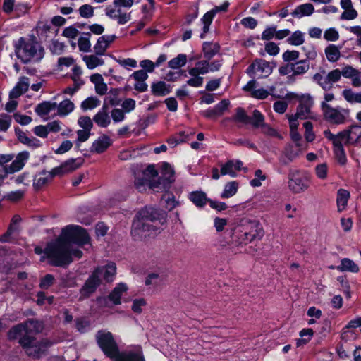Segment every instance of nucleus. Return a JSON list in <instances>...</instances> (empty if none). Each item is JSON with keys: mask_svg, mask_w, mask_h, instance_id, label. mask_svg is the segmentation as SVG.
Instances as JSON below:
<instances>
[{"mask_svg": "<svg viewBox=\"0 0 361 361\" xmlns=\"http://www.w3.org/2000/svg\"><path fill=\"white\" fill-rule=\"evenodd\" d=\"M44 329L42 322L29 319L11 328L7 333L8 340H18L25 353L31 358L39 359L47 354L53 343L48 338L37 340L35 335Z\"/></svg>", "mask_w": 361, "mask_h": 361, "instance_id": "obj_1", "label": "nucleus"}, {"mask_svg": "<svg viewBox=\"0 0 361 361\" xmlns=\"http://www.w3.org/2000/svg\"><path fill=\"white\" fill-rule=\"evenodd\" d=\"M166 222V214L157 208L145 207L137 214L131 228V235L135 240L159 233Z\"/></svg>", "mask_w": 361, "mask_h": 361, "instance_id": "obj_2", "label": "nucleus"}, {"mask_svg": "<svg viewBox=\"0 0 361 361\" xmlns=\"http://www.w3.org/2000/svg\"><path fill=\"white\" fill-rule=\"evenodd\" d=\"M44 253L51 260V264L56 267L66 266L72 262L73 257L80 259L82 255L81 250L73 248L71 245L61 236L49 242Z\"/></svg>", "mask_w": 361, "mask_h": 361, "instance_id": "obj_3", "label": "nucleus"}, {"mask_svg": "<svg viewBox=\"0 0 361 361\" xmlns=\"http://www.w3.org/2000/svg\"><path fill=\"white\" fill-rule=\"evenodd\" d=\"M171 184L161 176L158 177V173L153 165L148 166L135 180V186L140 192L149 188L154 192H162L168 190Z\"/></svg>", "mask_w": 361, "mask_h": 361, "instance_id": "obj_4", "label": "nucleus"}, {"mask_svg": "<svg viewBox=\"0 0 361 361\" xmlns=\"http://www.w3.org/2000/svg\"><path fill=\"white\" fill-rule=\"evenodd\" d=\"M19 46L16 53L18 59L26 63L30 61H39L44 56V49L37 42L25 41L23 38L19 40Z\"/></svg>", "mask_w": 361, "mask_h": 361, "instance_id": "obj_5", "label": "nucleus"}, {"mask_svg": "<svg viewBox=\"0 0 361 361\" xmlns=\"http://www.w3.org/2000/svg\"><path fill=\"white\" fill-rule=\"evenodd\" d=\"M310 183V176L308 173L299 169H290L288 174V189L295 194L306 191Z\"/></svg>", "mask_w": 361, "mask_h": 361, "instance_id": "obj_6", "label": "nucleus"}, {"mask_svg": "<svg viewBox=\"0 0 361 361\" xmlns=\"http://www.w3.org/2000/svg\"><path fill=\"white\" fill-rule=\"evenodd\" d=\"M321 109L324 119L334 125H342L346 123L349 117L350 111L339 106L332 107L330 104L321 103Z\"/></svg>", "mask_w": 361, "mask_h": 361, "instance_id": "obj_7", "label": "nucleus"}, {"mask_svg": "<svg viewBox=\"0 0 361 361\" xmlns=\"http://www.w3.org/2000/svg\"><path fill=\"white\" fill-rule=\"evenodd\" d=\"M60 236L71 245L73 243L82 246L90 243V236L86 230L79 226H66L62 229Z\"/></svg>", "mask_w": 361, "mask_h": 361, "instance_id": "obj_8", "label": "nucleus"}, {"mask_svg": "<svg viewBox=\"0 0 361 361\" xmlns=\"http://www.w3.org/2000/svg\"><path fill=\"white\" fill-rule=\"evenodd\" d=\"M96 340L98 345L107 357L114 359L120 353L118 344L111 332L99 331L96 334Z\"/></svg>", "mask_w": 361, "mask_h": 361, "instance_id": "obj_9", "label": "nucleus"}, {"mask_svg": "<svg viewBox=\"0 0 361 361\" xmlns=\"http://www.w3.org/2000/svg\"><path fill=\"white\" fill-rule=\"evenodd\" d=\"M305 149L306 147H303L302 143L286 145L279 158L280 164L281 166L288 165L290 162H293L299 157Z\"/></svg>", "mask_w": 361, "mask_h": 361, "instance_id": "obj_10", "label": "nucleus"}, {"mask_svg": "<svg viewBox=\"0 0 361 361\" xmlns=\"http://www.w3.org/2000/svg\"><path fill=\"white\" fill-rule=\"evenodd\" d=\"M299 105L297 107V116L301 120L312 118V108L314 104L312 97L309 94H302L298 97Z\"/></svg>", "mask_w": 361, "mask_h": 361, "instance_id": "obj_11", "label": "nucleus"}, {"mask_svg": "<svg viewBox=\"0 0 361 361\" xmlns=\"http://www.w3.org/2000/svg\"><path fill=\"white\" fill-rule=\"evenodd\" d=\"M272 72V68L269 62L262 59H257L249 66L247 69V73L253 76L258 78H265L269 75Z\"/></svg>", "mask_w": 361, "mask_h": 361, "instance_id": "obj_12", "label": "nucleus"}, {"mask_svg": "<svg viewBox=\"0 0 361 361\" xmlns=\"http://www.w3.org/2000/svg\"><path fill=\"white\" fill-rule=\"evenodd\" d=\"M102 271V269H96L87 279L80 290V293L83 296H90L92 293H94L97 288L100 286L102 279L99 277V273H101Z\"/></svg>", "mask_w": 361, "mask_h": 361, "instance_id": "obj_13", "label": "nucleus"}, {"mask_svg": "<svg viewBox=\"0 0 361 361\" xmlns=\"http://www.w3.org/2000/svg\"><path fill=\"white\" fill-rule=\"evenodd\" d=\"M114 361H145L142 348L140 345L119 353Z\"/></svg>", "mask_w": 361, "mask_h": 361, "instance_id": "obj_14", "label": "nucleus"}, {"mask_svg": "<svg viewBox=\"0 0 361 361\" xmlns=\"http://www.w3.org/2000/svg\"><path fill=\"white\" fill-rule=\"evenodd\" d=\"M345 145L361 142V126L353 125L348 130H344Z\"/></svg>", "mask_w": 361, "mask_h": 361, "instance_id": "obj_15", "label": "nucleus"}, {"mask_svg": "<svg viewBox=\"0 0 361 361\" xmlns=\"http://www.w3.org/2000/svg\"><path fill=\"white\" fill-rule=\"evenodd\" d=\"M115 39L116 36L114 35H105L99 37L97 43L94 46V51L95 54L104 55L108 47L115 40Z\"/></svg>", "mask_w": 361, "mask_h": 361, "instance_id": "obj_16", "label": "nucleus"}, {"mask_svg": "<svg viewBox=\"0 0 361 361\" xmlns=\"http://www.w3.org/2000/svg\"><path fill=\"white\" fill-rule=\"evenodd\" d=\"M230 102L228 99H223L213 109H207L203 112V116L208 118L214 119L224 114L228 108Z\"/></svg>", "mask_w": 361, "mask_h": 361, "instance_id": "obj_17", "label": "nucleus"}, {"mask_svg": "<svg viewBox=\"0 0 361 361\" xmlns=\"http://www.w3.org/2000/svg\"><path fill=\"white\" fill-rule=\"evenodd\" d=\"M30 154L27 151L18 153L11 164L8 166L10 173H14L20 171L29 159Z\"/></svg>", "mask_w": 361, "mask_h": 361, "instance_id": "obj_18", "label": "nucleus"}, {"mask_svg": "<svg viewBox=\"0 0 361 361\" xmlns=\"http://www.w3.org/2000/svg\"><path fill=\"white\" fill-rule=\"evenodd\" d=\"M111 145V142L110 138L108 136L103 135L92 143L91 152L101 154L106 151Z\"/></svg>", "mask_w": 361, "mask_h": 361, "instance_id": "obj_19", "label": "nucleus"}, {"mask_svg": "<svg viewBox=\"0 0 361 361\" xmlns=\"http://www.w3.org/2000/svg\"><path fill=\"white\" fill-rule=\"evenodd\" d=\"M93 121L102 128H106L110 124L111 119L108 113V106L106 104H104L102 109L94 115Z\"/></svg>", "mask_w": 361, "mask_h": 361, "instance_id": "obj_20", "label": "nucleus"}, {"mask_svg": "<svg viewBox=\"0 0 361 361\" xmlns=\"http://www.w3.org/2000/svg\"><path fill=\"white\" fill-rule=\"evenodd\" d=\"M286 68H290L293 75H302L309 70L310 63L307 59L300 60L295 63H288Z\"/></svg>", "mask_w": 361, "mask_h": 361, "instance_id": "obj_21", "label": "nucleus"}, {"mask_svg": "<svg viewBox=\"0 0 361 361\" xmlns=\"http://www.w3.org/2000/svg\"><path fill=\"white\" fill-rule=\"evenodd\" d=\"M341 47L335 44H329L324 49V54L329 62H337L341 56Z\"/></svg>", "mask_w": 361, "mask_h": 361, "instance_id": "obj_22", "label": "nucleus"}, {"mask_svg": "<svg viewBox=\"0 0 361 361\" xmlns=\"http://www.w3.org/2000/svg\"><path fill=\"white\" fill-rule=\"evenodd\" d=\"M151 92L153 95L157 97L165 96L170 93L171 86L163 81H159L152 83Z\"/></svg>", "mask_w": 361, "mask_h": 361, "instance_id": "obj_23", "label": "nucleus"}, {"mask_svg": "<svg viewBox=\"0 0 361 361\" xmlns=\"http://www.w3.org/2000/svg\"><path fill=\"white\" fill-rule=\"evenodd\" d=\"M52 180V175L45 171L37 174L33 180V187L39 190Z\"/></svg>", "mask_w": 361, "mask_h": 361, "instance_id": "obj_24", "label": "nucleus"}, {"mask_svg": "<svg viewBox=\"0 0 361 361\" xmlns=\"http://www.w3.org/2000/svg\"><path fill=\"white\" fill-rule=\"evenodd\" d=\"M209 71V63L208 60H202L196 63L195 66L189 69L188 73L191 76L204 75Z\"/></svg>", "mask_w": 361, "mask_h": 361, "instance_id": "obj_25", "label": "nucleus"}, {"mask_svg": "<svg viewBox=\"0 0 361 361\" xmlns=\"http://www.w3.org/2000/svg\"><path fill=\"white\" fill-rule=\"evenodd\" d=\"M16 133L17 135L18 140L21 143L26 145L28 147L37 148L41 145V142L39 140L34 137H27L26 133H24L23 131H21L20 130H16Z\"/></svg>", "mask_w": 361, "mask_h": 361, "instance_id": "obj_26", "label": "nucleus"}, {"mask_svg": "<svg viewBox=\"0 0 361 361\" xmlns=\"http://www.w3.org/2000/svg\"><path fill=\"white\" fill-rule=\"evenodd\" d=\"M97 269H102L99 273V277L103 278L107 282H111L116 273V267L114 263H109L104 267H99Z\"/></svg>", "mask_w": 361, "mask_h": 361, "instance_id": "obj_27", "label": "nucleus"}, {"mask_svg": "<svg viewBox=\"0 0 361 361\" xmlns=\"http://www.w3.org/2000/svg\"><path fill=\"white\" fill-rule=\"evenodd\" d=\"M189 200L197 207H203L209 199L206 193L202 191H193L189 194Z\"/></svg>", "mask_w": 361, "mask_h": 361, "instance_id": "obj_28", "label": "nucleus"}, {"mask_svg": "<svg viewBox=\"0 0 361 361\" xmlns=\"http://www.w3.org/2000/svg\"><path fill=\"white\" fill-rule=\"evenodd\" d=\"M350 198V192L345 189H339L337 192L336 204L338 211L339 212L345 209L348 200Z\"/></svg>", "mask_w": 361, "mask_h": 361, "instance_id": "obj_29", "label": "nucleus"}, {"mask_svg": "<svg viewBox=\"0 0 361 361\" xmlns=\"http://www.w3.org/2000/svg\"><path fill=\"white\" fill-rule=\"evenodd\" d=\"M336 269L342 272L349 271L352 273H357L360 270L358 265L348 258H343L341 262V264Z\"/></svg>", "mask_w": 361, "mask_h": 361, "instance_id": "obj_30", "label": "nucleus"}, {"mask_svg": "<svg viewBox=\"0 0 361 361\" xmlns=\"http://www.w3.org/2000/svg\"><path fill=\"white\" fill-rule=\"evenodd\" d=\"M57 107L56 102H44L37 104L35 107V112L39 116H44L50 113Z\"/></svg>", "mask_w": 361, "mask_h": 361, "instance_id": "obj_31", "label": "nucleus"}, {"mask_svg": "<svg viewBox=\"0 0 361 361\" xmlns=\"http://www.w3.org/2000/svg\"><path fill=\"white\" fill-rule=\"evenodd\" d=\"M127 290V286L124 283H119L114 288L113 291L109 294V298L114 305L121 304V298L124 292Z\"/></svg>", "mask_w": 361, "mask_h": 361, "instance_id": "obj_32", "label": "nucleus"}, {"mask_svg": "<svg viewBox=\"0 0 361 361\" xmlns=\"http://www.w3.org/2000/svg\"><path fill=\"white\" fill-rule=\"evenodd\" d=\"M202 49L204 57L209 61L219 52V46L216 43L204 42Z\"/></svg>", "mask_w": 361, "mask_h": 361, "instance_id": "obj_33", "label": "nucleus"}, {"mask_svg": "<svg viewBox=\"0 0 361 361\" xmlns=\"http://www.w3.org/2000/svg\"><path fill=\"white\" fill-rule=\"evenodd\" d=\"M314 8L311 4H305L298 6L292 13L294 17L310 16L314 12Z\"/></svg>", "mask_w": 361, "mask_h": 361, "instance_id": "obj_34", "label": "nucleus"}, {"mask_svg": "<svg viewBox=\"0 0 361 361\" xmlns=\"http://www.w3.org/2000/svg\"><path fill=\"white\" fill-rule=\"evenodd\" d=\"M248 229L250 234H253L255 240H260L264 235V231L259 224L255 221H250L247 225H245Z\"/></svg>", "mask_w": 361, "mask_h": 361, "instance_id": "obj_35", "label": "nucleus"}, {"mask_svg": "<svg viewBox=\"0 0 361 361\" xmlns=\"http://www.w3.org/2000/svg\"><path fill=\"white\" fill-rule=\"evenodd\" d=\"M325 71H323L322 73H317L313 76V80L316 82L319 85L322 87V88L324 90H329L331 89V86L330 85V82L328 80V75H324Z\"/></svg>", "mask_w": 361, "mask_h": 361, "instance_id": "obj_36", "label": "nucleus"}, {"mask_svg": "<svg viewBox=\"0 0 361 361\" xmlns=\"http://www.w3.org/2000/svg\"><path fill=\"white\" fill-rule=\"evenodd\" d=\"M98 55H85L82 59L86 63L89 69H94L99 66H102L104 63V60L99 58Z\"/></svg>", "mask_w": 361, "mask_h": 361, "instance_id": "obj_37", "label": "nucleus"}, {"mask_svg": "<svg viewBox=\"0 0 361 361\" xmlns=\"http://www.w3.org/2000/svg\"><path fill=\"white\" fill-rule=\"evenodd\" d=\"M238 189V183L236 181L228 182L225 185L224 191L221 197L222 198H229L235 195Z\"/></svg>", "mask_w": 361, "mask_h": 361, "instance_id": "obj_38", "label": "nucleus"}, {"mask_svg": "<svg viewBox=\"0 0 361 361\" xmlns=\"http://www.w3.org/2000/svg\"><path fill=\"white\" fill-rule=\"evenodd\" d=\"M342 95L349 103H361V92H355L351 89H345L342 92Z\"/></svg>", "mask_w": 361, "mask_h": 361, "instance_id": "obj_39", "label": "nucleus"}, {"mask_svg": "<svg viewBox=\"0 0 361 361\" xmlns=\"http://www.w3.org/2000/svg\"><path fill=\"white\" fill-rule=\"evenodd\" d=\"M264 116L259 110H254L252 117H250V123L253 128H260L264 124Z\"/></svg>", "mask_w": 361, "mask_h": 361, "instance_id": "obj_40", "label": "nucleus"}, {"mask_svg": "<svg viewBox=\"0 0 361 361\" xmlns=\"http://www.w3.org/2000/svg\"><path fill=\"white\" fill-rule=\"evenodd\" d=\"M58 114L59 116H66L71 113L74 109V104L69 99L62 101L57 104Z\"/></svg>", "mask_w": 361, "mask_h": 361, "instance_id": "obj_41", "label": "nucleus"}, {"mask_svg": "<svg viewBox=\"0 0 361 361\" xmlns=\"http://www.w3.org/2000/svg\"><path fill=\"white\" fill-rule=\"evenodd\" d=\"M90 36L91 34L90 32H87L84 34V36L80 37L78 40V45L80 51L83 52H89L91 49V43H90Z\"/></svg>", "mask_w": 361, "mask_h": 361, "instance_id": "obj_42", "label": "nucleus"}, {"mask_svg": "<svg viewBox=\"0 0 361 361\" xmlns=\"http://www.w3.org/2000/svg\"><path fill=\"white\" fill-rule=\"evenodd\" d=\"M161 177L166 180L167 181H169L170 183H172L175 178H174V170L171 167V166L168 163H164L161 167Z\"/></svg>", "mask_w": 361, "mask_h": 361, "instance_id": "obj_43", "label": "nucleus"}, {"mask_svg": "<svg viewBox=\"0 0 361 361\" xmlns=\"http://www.w3.org/2000/svg\"><path fill=\"white\" fill-rule=\"evenodd\" d=\"M216 11H210L206 13L202 18L203 23V32L200 35V38L203 39L205 34L209 31V25L212 22Z\"/></svg>", "mask_w": 361, "mask_h": 361, "instance_id": "obj_44", "label": "nucleus"}, {"mask_svg": "<svg viewBox=\"0 0 361 361\" xmlns=\"http://www.w3.org/2000/svg\"><path fill=\"white\" fill-rule=\"evenodd\" d=\"M186 62L187 56L183 54H180L176 57L170 60L168 63V66L171 68L177 69L184 66Z\"/></svg>", "mask_w": 361, "mask_h": 361, "instance_id": "obj_45", "label": "nucleus"}, {"mask_svg": "<svg viewBox=\"0 0 361 361\" xmlns=\"http://www.w3.org/2000/svg\"><path fill=\"white\" fill-rule=\"evenodd\" d=\"M343 145H345L343 142H341L334 146L335 156L338 161L342 165L345 164L347 161Z\"/></svg>", "mask_w": 361, "mask_h": 361, "instance_id": "obj_46", "label": "nucleus"}, {"mask_svg": "<svg viewBox=\"0 0 361 361\" xmlns=\"http://www.w3.org/2000/svg\"><path fill=\"white\" fill-rule=\"evenodd\" d=\"M324 134L326 138L332 142L334 146L341 142H343L345 144L344 130L338 133L337 135H334L329 130H326Z\"/></svg>", "mask_w": 361, "mask_h": 361, "instance_id": "obj_47", "label": "nucleus"}, {"mask_svg": "<svg viewBox=\"0 0 361 361\" xmlns=\"http://www.w3.org/2000/svg\"><path fill=\"white\" fill-rule=\"evenodd\" d=\"M164 279L162 276L157 273H151L147 275L145 279L146 286H152L157 287L163 283Z\"/></svg>", "mask_w": 361, "mask_h": 361, "instance_id": "obj_48", "label": "nucleus"}, {"mask_svg": "<svg viewBox=\"0 0 361 361\" xmlns=\"http://www.w3.org/2000/svg\"><path fill=\"white\" fill-rule=\"evenodd\" d=\"M82 164V161L80 159H71L63 163V165L67 173L76 170Z\"/></svg>", "mask_w": 361, "mask_h": 361, "instance_id": "obj_49", "label": "nucleus"}, {"mask_svg": "<svg viewBox=\"0 0 361 361\" xmlns=\"http://www.w3.org/2000/svg\"><path fill=\"white\" fill-rule=\"evenodd\" d=\"M100 104V101L95 97H90L85 99L81 104V108L84 111L91 110Z\"/></svg>", "mask_w": 361, "mask_h": 361, "instance_id": "obj_50", "label": "nucleus"}, {"mask_svg": "<svg viewBox=\"0 0 361 361\" xmlns=\"http://www.w3.org/2000/svg\"><path fill=\"white\" fill-rule=\"evenodd\" d=\"M232 120L244 124H248L250 123V116L247 115L243 108L238 107L236 109L235 115L232 118Z\"/></svg>", "mask_w": 361, "mask_h": 361, "instance_id": "obj_51", "label": "nucleus"}, {"mask_svg": "<svg viewBox=\"0 0 361 361\" xmlns=\"http://www.w3.org/2000/svg\"><path fill=\"white\" fill-rule=\"evenodd\" d=\"M21 221V217L19 215H14L11 219V224L7 232L2 236V241H6V238L11 235L15 231L17 230L16 225Z\"/></svg>", "mask_w": 361, "mask_h": 361, "instance_id": "obj_52", "label": "nucleus"}, {"mask_svg": "<svg viewBox=\"0 0 361 361\" xmlns=\"http://www.w3.org/2000/svg\"><path fill=\"white\" fill-rule=\"evenodd\" d=\"M260 129L261 132L267 136L277 137L279 140L283 139L282 135H280L276 129L273 128L266 123L262 126Z\"/></svg>", "mask_w": 361, "mask_h": 361, "instance_id": "obj_53", "label": "nucleus"}, {"mask_svg": "<svg viewBox=\"0 0 361 361\" xmlns=\"http://www.w3.org/2000/svg\"><path fill=\"white\" fill-rule=\"evenodd\" d=\"M234 168L235 166H233V160H229L221 166V174L222 176L229 175L231 177H235L237 173Z\"/></svg>", "mask_w": 361, "mask_h": 361, "instance_id": "obj_54", "label": "nucleus"}, {"mask_svg": "<svg viewBox=\"0 0 361 361\" xmlns=\"http://www.w3.org/2000/svg\"><path fill=\"white\" fill-rule=\"evenodd\" d=\"M90 131H91V130H87V129L78 130L77 131L78 138H77V140L75 142L76 148H78L79 149L80 147V143L82 142H85L86 140H87L89 139L90 134H91Z\"/></svg>", "mask_w": 361, "mask_h": 361, "instance_id": "obj_55", "label": "nucleus"}, {"mask_svg": "<svg viewBox=\"0 0 361 361\" xmlns=\"http://www.w3.org/2000/svg\"><path fill=\"white\" fill-rule=\"evenodd\" d=\"M288 42L292 45H301L304 42V36L302 32L300 31H295L290 37H288Z\"/></svg>", "mask_w": 361, "mask_h": 361, "instance_id": "obj_56", "label": "nucleus"}, {"mask_svg": "<svg viewBox=\"0 0 361 361\" xmlns=\"http://www.w3.org/2000/svg\"><path fill=\"white\" fill-rule=\"evenodd\" d=\"M341 72V75L346 78H352V80L356 78L357 75H360L359 70L354 68L351 66H345Z\"/></svg>", "mask_w": 361, "mask_h": 361, "instance_id": "obj_57", "label": "nucleus"}, {"mask_svg": "<svg viewBox=\"0 0 361 361\" xmlns=\"http://www.w3.org/2000/svg\"><path fill=\"white\" fill-rule=\"evenodd\" d=\"M303 126L305 129V137L307 142H312L314 138V134L313 133V125L311 122L307 121L303 123Z\"/></svg>", "mask_w": 361, "mask_h": 361, "instance_id": "obj_58", "label": "nucleus"}, {"mask_svg": "<svg viewBox=\"0 0 361 361\" xmlns=\"http://www.w3.org/2000/svg\"><path fill=\"white\" fill-rule=\"evenodd\" d=\"M324 38L327 41L335 42L339 38V33L335 28H329L324 33Z\"/></svg>", "mask_w": 361, "mask_h": 361, "instance_id": "obj_59", "label": "nucleus"}, {"mask_svg": "<svg viewBox=\"0 0 361 361\" xmlns=\"http://www.w3.org/2000/svg\"><path fill=\"white\" fill-rule=\"evenodd\" d=\"M54 281V277L51 274H46L42 279L39 283V286L42 289H48L51 287Z\"/></svg>", "mask_w": 361, "mask_h": 361, "instance_id": "obj_60", "label": "nucleus"}, {"mask_svg": "<svg viewBox=\"0 0 361 361\" xmlns=\"http://www.w3.org/2000/svg\"><path fill=\"white\" fill-rule=\"evenodd\" d=\"M327 75L331 88L333 87V84L340 80L341 78V72L339 69H334L330 71Z\"/></svg>", "mask_w": 361, "mask_h": 361, "instance_id": "obj_61", "label": "nucleus"}, {"mask_svg": "<svg viewBox=\"0 0 361 361\" xmlns=\"http://www.w3.org/2000/svg\"><path fill=\"white\" fill-rule=\"evenodd\" d=\"M79 13L82 17L88 18L93 16L94 11L92 6L85 4L80 7Z\"/></svg>", "mask_w": 361, "mask_h": 361, "instance_id": "obj_62", "label": "nucleus"}, {"mask_svg": "<svg viewBox=\"0 0 361 361\" xmlns=\"http://www.w3.org/2000/svg\"><path fill=\"white\" fill-rule=\"evenodd\" d=\"M239 238L245 244L251 243L253 240H255V239L253 238V234H250L249 233V231L245 226H243V230L241 231V233L240 234Z\"/></svg>", "mask_w": 361, "mask_h": 361, "instance_id": "obj_63", "label": "nucleus"}, {"mask_svg": "<svg viewBox=\"0 0 361 361\" xmlns=\"http://www.w3.org/2000/svg\"><path fill=\"white\" fill-rule=\"evenodd\" d=\"M300 53L298 51H286L283 54V59L286 62L296 61L299 58Z\"/></svg>", "mask_w": 361, "mask_h": 361, "instance_id": "obj_64", "label": "nucleus"}]
</instances>
